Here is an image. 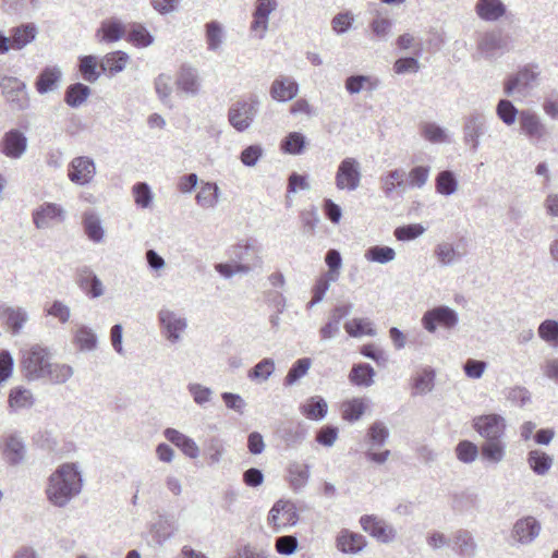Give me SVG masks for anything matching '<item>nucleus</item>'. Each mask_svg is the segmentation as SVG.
I'll return each mask as SVG.
<instances>
[{"instance_id":"obj_4","label":"nucleus","mask_w":558,"mask_h":558,"mask_svg":"<svg viewBox=\"0 0 558 558\" xmlns=\"http://www.w3.org/2000/svg\"><path fill=\"white\" fill-rule=\"evenodd\" d=\"M389 435L388 427L381 421H375L368 426L362 442L365 447L364 456L368 461L380 465L389 459L391 454L389 449L376 451V449L386 445Z\"/></svg>"},{"instance_id":"obj_46","label":"nucleus","mask_w":558,"mask_h":558,"mask_svg":"<svg viewBox=\"0 0 558 558\" xmlns=\"http://www.w3.org/2000/svg\"><path fill=\"white\" fill-rule=\"evenodd\" d=\"M458 179L453 171L442 170L435 179V187L437 193L444 196H450L458 190Z\"/></svg>"},{"instance_id":"obj_11","label":"nucleus","mask_w":558,"mask_h":558,"mask_svg":"<svg viewBox=\"0 0 558 558\" xmlns=\"http://www.w3.org/2000/svg\"><path fill=\"white\" fill-rule=\"evenodd\" d=\"M519 125L521 133L526 136L532 145L546 142L550 135L541 118L530 110H521L519 113Z\"/></svg>"},{"instance_id":"obj_44","label":"nucleus","mask_w":558,"mask_h":558,"mask_svg":"<svg viewBox=\"0 0 558 558\" xmlns=\"http://www.w3.org/2000/svg\"><path fill=\"white\" fill-rule=\"evenodd\" d=\"M205 37L207 49L213 52L219 51L225 41V32L222 25L218 21H210L206 23Z\"/></svg>"},{"instance_id":"obj_15","label":"nucleus","mask_w":558,"mask_h":558,"mask_svg":"<svg viewBox=\"0 0 558 558\" xmlns=\"http://www.w3.org/2000/svg\"><path fill=\"white\" fill-rule=\"evenodd\" d=\"M537 73L529 66H523L517 73L510 74L504 83V93L507 96L515 94L525 95L533 87Z\"/></svg>"},{"instance_id":"obj_7","label":"nucleus","mask_w":558,"mask_h":558,"mask_svg":"<svg viewBox=\"0 0 558 558\" xmlns=\"http://www.w3.org/2000/svg\"><path fill=\"white\" fill-rule=\"evenodd\" d=\"M477 49L485 59L497 60L510 50V38L501 31L493 29L482 35Z\"/></svg>"},{"instance_id":"obj_57","label":"nucleus","mask_w":558,"mask_h":558,"mask_svg":"<svg viewBox=\"0 0 558 558\" xmlns=\"http://www.w3.org/2000/svg\"><path fill=\"white\" fill-rule=\"evenodd\" d=\"M275 371V362L272 359L266 357L259 361L253 368L248 371L247 377L251 380H267Z\"/></svg>"},{"instance_id":"obj_29","label":"nucleus","mask_w":558,"mask_h":558,"mask_svg":"<svg viewBox=\"0 0 558 558\" xmlns=\"http://www.w3.org/2000/svg\"><path fill=\"white\" fill-rule=\"evenodd\" d=\"M11 47L21 50L33 43L38 35V27L34 23H23L10 29Z\"/></svg>"},{"instance_id":"obj_49","label":"nucleus","mask_w":558,"mask_h":558,"mask_svg":"<svg viewBox=\"0 0 558 558\" xmlns=\"http://www.w3.org/2000/svg\"><path fill=\"white\" fill-rule=\"evenodd\" d=\"M306 145V137L300 132L289 133L280 144L283 153L290 155H300L303 153Z\"/></svg>"},{"instance_id":"obj_10","label":"nucleus","mask_w":558,"mask_h":558,"mask_svg":"<svg viewBox=\"0 0 558 558\" xmlns=\"http://www.w3.org/2000/svg\"><path fill=\"white\" fill-rule=\"evenodd\" d=\"M423 327L430 333L437 330V327L452 329L458 325V313L447 305H439L424 313L422 317Z\"/></svg>"},{"instance_id":"obj_61","label":"nucleus","mask_w":558,"mask_h":558,"mask_svg":"<svg viewBox=\"0 0 558 558\" xmlns=\"http://www.w3.org/2000/svg\"><path fill=\"white\" fill-rule=\"evenodd\" d=\"M538 336L545 342L558 347V322L555 319H545L537 329Z\"/></svg>"},{"instance_id":"obj_34","label":"nucleus","mask_w":558,"mask_h":558,"mask_svg":"<svg viewBox=\"0 0 558 558\" xmlns=\"http://www.w3.org/2000/svg\"><path fill=\"white\" fill-rule=\"evenodd\" d=\"M277 0H256L251 28L253 31L260 28L265 33L268 28L269 15L277 9Z\"/></svg>"},{"instance_id":"obj_31","label":"nucleus","mask_w":558,"mask_h":558,"mask_svg":"<svg viewBox=\"0 0 558 558\" xmlns=\"http://www.w3.org/2000/svg\"><path fill=\"white\" fill-rule=\"evenodd\" d=\"M163 435L168 441L177 446L186 457L195 459L199 456V448L196 442L178 429L167 428Z\"/></svg>"},{"instance_id":"obj_32","label":"nucleus","mask_w":558,"mask_h":558,"mask_svg":"<svg viewBox=\"0 0 558 558\" xmlns=\"http://www.w3.org/2000/svg\"><path fill=\"white\" fill-rule=\"evenodd\" d=\"M367 542L362 534L342 530L337 536V548L345 554H356L361 551Z\"/></svg>"},{"instance_id":"obj_1","label":"nucleus","mask_w":558,"mask_h":558,"mask_svg":"<svg viewBox=\"0 0 558 558\" xmlns=\"http://www.w3.org/2000/svg\"><path fill=\"white\" fill-rule=\"evenodd\" d=\"M20 353L21 372L27 381L62 385L74 374L72 366L51 362L50 350L41 344H32L22 349Z\"/></svg>"},{"instance_id":"obj_62","label":"nucleus","mask_w":558,"mask_h":558,"mask_svg":"<svg viewBox=\"0 0 558 558\" xmlns=\"http://www.w3.org/2000/svg\"><path fill=\"white\" fill-rule=\"evenodd\" d=\"M134 201L137 206L147 208L150 206L153 201V193L149 185L145 182H138L133 185L132 189Z\"/></svg>"},{"instance_id":"obj_40","label":"nucleus","mask_w":558,"mask_h":558,"mask_svg":"<svg viewBox=\"0 0 558 558\" xmlns=\"http://www.w3.org/2000/svg\"><path fill=\"white\" fill-rule=\"evenodd\" d=\"M61 71L58 66H46L36 78V89L39 94H46L53 89L61 80Z\"/></svg>"},{"instance_id":"obj_38","label":"nucleus","mask_w":558,"mask_h":558,"mask_svg":"<svg viewBox=\"0 0 558 558\" xmlns=\"http://www.w3.org/2000/svg\"><path fill=\"white\" fill-rule=\"evenodd\" d=\"M526 462L536 475L544 476L551 469L554 459L548 453L534 449L529 451Z\"/></svg>"},{"instance_id":"obj_48","label":"nucleus","mask_w":558,"mask_h":558,"mask_svg":"<svg viewBox=\"0 0 558 558\" xmlns=\"http://www.w3.org/2000/svg\"><path fill=\"white\" fill-rule=\"evenodd\" d=\"M219 197V187L216 183H204L196 194V202L204 208H213L217 205Z\"/></svg>"},{"instance_id":"obj_2","label":"nucleus","mask_w":558,"mask_h":558,"mask_svg":"<svg viewBox=\"0 0 558 558\" xmlns=\"http://www.w3.org/2000/svg\"><path fill=\"white\" fill-rule=\"evenodd\" d=\"M475 432L484 439L481 456L487 462L498 464L506 457V420L500 414L490 413L475 416L472 421Z\"/></svg>"},{"instance_id":"obj_41","label":"nucleus","mask_w":558,"mask_h":558,"mask_svg":"<svg viewBox=\"0 0 558 558\" xmlns=\"http://www.w3.org/2000/svg\"><path fill=\"white\" fill-rule=\"evenodd\" d=\"M310 478V468L306 464L293 462L288 466V481L294 492L304 488Z\"/></svg>"},{"instance_id":"obj_30","label":"nucleus","mask_w":558,"mask_h":558,"mask_svg":"<svg viewBox=\"0 0 558 558\" xmlns=\"http://www.w3.org/2000/svg\"><path fill=\"white\" fill-rule=\"evenodd\" d=\"M453 550L461 558H473L477 553V544L473 534L464 529L456 531L452 535Z\"/></svg>"},{"instance_id":"obj_3","label":"nucleus","mask_w":558,"mask_h":558,"mask_svg":"<svg viewBox=\"0 0 558 558\" xmlns=\"http://www.w3.org/2000/svg\"><path fill=\"white\" fill-rule=\"evenodd\" d=\"M83 487L81 472L73 463H63L49 476L47 499L58 508H64Z\"/></svg>"},{"instance_id":"obj_21","label":"nucleus","mask_w":558,"mask_h":558,"mask_svg":"<svg viewBox=\"0 0 558 558\" xmlns=\"http://www.w3.org/2000/svg\"><path fill=\"white\" fill-rule=\"evenodd\" d=\"M474 12L481 21L494 23L504 19L508 9L502 0H476Z\"/></svg>"},{"instance_id":"obj_13","label":"nucleus","mask_w":558,"mask_h":558,"mask_svg":"<svg viewBox=\"0 0 558 558\" xmlns=\"http://www.w3.org/2000/svg\"><path fill=\"white\" fill-rule=\"evenodd\" d=\"M298 520L299 514L294 504L283 500H279L272 506L267 518V522L275 533L295 525Z\"/></svg>"},{"instance_id":"obj_33","label":"nucleus","mask_w":558,"mask_h":558,"mask_svg":"<svg viewBox=\"0 0 558 558\" xmlns=\"http://www.w3.org/2000/svg\"><path fill=\"white\" fill-rule=\"evenodd\" d=\"M0 316L5 322L12 335H19L28 319L26 311L22 307L1 306Z\"/></svg>"},{"instance_id":"obj_53","label":"nucleus","mask_w":558,"mask_h":558,"mask_svg":"<svg viewBox=\"0 0 558 558\" xmlns=\"http://www.w3.org/2000/svg\"><path fill=\"white\" fill-rule=\"evenodd\" d=\"M75 343L82 351H93L97 347V336L92 328L82 325L75 332Z\"/></svg>"},{"instance_id":"obj_8","label":"nucleus","mask_w":558,"mask_h":558,"mask_svg":"<svg viewBox=\"0 0 558 558\" xmlns=\"http://www.w3.org/2000/svg\"><path fill=\"white\" fill-rule=\"evenodd\" d=\"M361 165L353 157H345L338 166L335 184L340 191L353 192L361 184Z\"/></svg>"},{"instance_id":"obj_24","label":"nucleus","mask_w":558,"mask_h":558,"mask_svg":"<svg viewBox=\"0 0 558 558\" xmlns=\"http://www.w3.org/2000/svg\"><path fill=\"white\" fill-rule=\"evenodd\" d=\"M76 283L92 299H97L105 292L101 280L88 266L77 268Z\"/></svg>"},{"instance_id":"obj_56","label":"nucleus","mask_w":558,"mask_h":558,"mask_svg":"<svg viewBox=\"0 0 558 558\" xmlns=\"http://www.w3.org/2000/svg\"><path fill=\"white\" fill-rule=\"evenodd\" d=\"M312 361L310 357H302L295 361L283 379L284 386L294 385L310 369Z\"/></svg>"},{"instance_id":"obj_42","label":"nucleus","mask_w":558,"mask_h":558,"mask_svg":"<svg viewBox=\"0 0 558 558\" xmlns=\"http://www.w3.org/2000/svg\"><path fill=\"white\" fill-rule=\"evenodd\" d=\"M300 411L310 420L320 421L328 412V404L319 396L311 397L306 403L300 407Z\"/></svg>"},{"instance_id":"obj_63","label":"nucleus","mask_w":558,"mask_h":558,"mask_svg":"<svg viewBox=\"0 0 558 558\" xmlns=\"http://www.w3.org/2000/svg\"><path fill=\"white\" fill-rule=\"evenodd\" d=\"M425 232V228L420 223H411L395 229V236L399 241H411Z\"/></svg>"},{"instance_id":"obj_17","label":"nucleus","mask_w":558,"mask_h":558,"mask_svg":"<svg viewBox=\"0 0 558 558\" xmlns=\"http://www.w3.org/2000/svg\"><path fill=\"white\" fill-rule=\"evenodd\" d=\"M362 529L378 542L388 544L395 541L396 530L385 520L373 514L362 515L360 519Z\"/></svg>"},{"instance_id":"obj_36","label":"nucleus","mask_w":558,"mask_h":558,"mask_svg":"<svg viewBox=\"0 0 558 558\" xmlns=\"http://www.w3.org/2000/svg\"><path fill=\"white\" fill-rule=\"evenodd\" d=\"M8 402L10 409L17 412L31 409L35 404V397L29 389L16 386L10 390Z\"/></svg>"},{"instance_id":"obj_59","label":"nucleus","mask_w":558,"mask_h":558,"mask_svg":"<svg viewBox=\"0 0 558 558\" xmlns=\"http://www.w3.org/2000/svg\"><path fill=\"white\" fill-rule=\"evenodd\" d=\"M481 447L478 448L470 440H461L456 447L457 458L463 463H472L478 457Z\"/></svg>"},{"instance_id":"obj_35","label":"nucleus","mask_w":558,"mask_h":558,"mask_svg":"<svg viewBox=\"0 0 558 558\" xmlns=\"http://www.w3.org/2000/svg\"><path fill=\"white\" fill-rule=\"evenodd\" d=\"M82 225L87 238L94 243L102 242L105 238V229L101 219L97 213L89 209L83 214Z\"/></svg>"},{"instance_id":"obj_25","label":"nucleus","mask_w":558,"mask_h":558,"mask_svg":"<svg viewBox=\"0 0 558 558\" xmlns=\"http://www.w3.org/2000/svg\"><path fill=\"white\" fill-rule=\"evenodd\" d=\"M485 117L478 111L470 113L465 118L463 126V140L465 144H470L473 151L480 146V136L484 133Z\"/></svg>"},{"instance_id":"obj_55","label":"nucleus","mask_w":558,"mask_h":558,"mask_svg":"<svg viewBox=\"0 0 558 558\" xmlns=\"http://www.w3.org/2000/svg\"><path fill=\"white\" fill-rule=\"evenodd\" d=\"M396 257V252L390 246L385 245H374L366 250L365 258L369 262L387 264L393 260Z\"/></svg>"},{"instance_id":"obj_20","label":"nucleus","mask_w":558,"mask_h":558,"mask_svg":"<svg viewBox=\"0 0 558 558\" xmlns=\"http://www.w3.org/2000/svg\"><path fill=\"white\" fill-rule=\"evenodd\" d=\"M178 530L172 514L158 513L157 519L149 525V535L157 545H163Z\"/></svg>"},{"instance_id":"obj_16","label":"nucleus","mask_w":558,"mask_h":558,"mask_svg":"<svg viewBox=\"0 0 558 558\" xmlns=\"http://www.w3.org/2000/svg\"><path fill=\"white\" fill-rule=\"evenodd\" d=\"M96 174L94 160L87 156L75 157L68 167V178L77 185L90 183Z\"/></svg>"},{"instance_id":"obj_9","label":"nucleus","mask_w":558,"mask_h":558,"mask_svg":"<svg viewBox=\"0 0 558 558\" xmlns=\"http://www.w3.org/2000/svg\"><path fill=\"white\" fill-rule=\"evenodd\" d=\"M2 95L12 111H23L29 106V98L24 82L16 77L5 76L0 82Z\"/></svg>"},{"instance_id":"obj_64","label":"nucleus","mask_w":558,"mask_h":558,"mask_svg":"<svg viewBox=\"0 0 558 558\" xmlns=\"http://www.w3.org/2000/svg\"><path fill=\"white\" fill-rule=\"evenodd\" d=\"M365 411V404L362 399H353L343 405V418L349 422H355L361 418Z\"/></svg>"},{"instance_id":"obj_52","label":"nucleus","mask_w":558,"mask_h":558,"mask_svg":"<svg viewBox=\"0 0 558 558\" xmlns=\"http://www.w3.org/2000/svg\"><path fill=\"white\" fill-rule=\"evenodd\" d=\"M128 40L136 47L144 48L154 43V36L144 25L135 23L129 31Z\"/></svg>"},{"instance_id":"obj_60","label":"nucleus","mask_w":558,"mask_h":558,"mask_svg":"<svg viewBox=\"0 0 558 558\" xmlns=\"http://www.w3.org/2000/svg\"><path fill=\"white\" fill-rule=\"evenodd\" d=\"M336 276H329L327 274H323L315 282L313 287V298L311 302L307 304V307L311 308L314 305L318 304L320 301H323L326 292L329 289L330 281H335Z\"/></svg>"},{"instance_id":"obj_51","label":"nucleus","mask_w":558,"mask_h":558,"mask_svg":"<svg viewBox=\"0 0 558 558\" xmlns=\"http://www.w3.org/2000/svg\"><path fill=\"white\" fill-rule=\"evenodd\" d=\"M344 329L354 338H359L364 335L374 337L376 335V330L372 327V323L366 318H353L344 324Z\"/></svg>"},{"instance_id":"obj_43","label":"nucleus","mask_w":558,"mask_h":558,"mask_svg":"<svg viewBox=\"0 0 558 558\" xmlns=\"http://www.w3.org/2000/svg\"><path fill=\"white\" fill-rule=\"evenodd\" d=\"M90 95V88L83 83H74L66 87L64 101L71 108L82 106Z\"/></svg>"},{"instance_id":"obj_47","label":"nucleus","mask_w":558,"mask_h":558,"mask_svg":"<svg viewBox=\"0 0 558 558\" xmlns=\"http://www.w3.org/2000/svg\"><path fill=\"white\" fill-rule=\"evenodd\" d=\"M97 33L102 34V41L116 43L124 36L125 27L119 20L111 19L104 21Z\"/></svg>"},{"instance_id":"obj_14","label":"nucleus","mask_w":558,"mask_h":558,"mask_svg":"<svg viewBox=\"0 0 558 558\" xmlns=\"http://www.w3.org/2000/svg\"><path fill=\"white\" fill-rule=\"evenodd\" d=\"M0 450L2 459L10 466H16L21 464L26 457L25 442L23 438L16 433L5 435L2 438L0 441Z\"/></svg>"},{"instance_id":"obj_19","label":"nucleus","mask_w":558,"mask_h":558,"mask_svg":"<svg viewBox=\"0 0 558 558\" xmlns=\"http://www.w3.org/2000/svg\"><path fill=\"white\" fill-rule=\"evenodd\" d=\"M229 254L235 264H247L251 266V270L262 264L257 241L253 239L233 245Z\"/></svg>"},{"instance_id":"obj_26","label":"nucleus","mask_w":558,"mask_h":558,"mask_svg":"<svg viewBox=\"0 0 558 558\" xmlns=\"http://www.w3.org/2000/svg\"><path fill=\"white\" fill-rule=\"evenodd\" d=\"M63 220L64 209L54 203H44L33 211V222L37 229H46L52 221Z\"/></svg>"},{"instance_id":"obj_18","label":"nucleus","mask_w":558,"mask_h":558,"mask_svg":"<svg viewBox=\"0 0 558 558\" xmlns=\"http://www.w3.org/2000/svg\"><path fill=\"white\" fill-rule=\"evenodd\" d=\"M27 149V137L17 129L5 132L0 141V151L10 159H20Z\"/></svg>"},{"instance_id":"obj_50","label":"nucleus","mask_w":558,"mask_h":558,"mask_svg":"<svg viewBox=\"0 0 558 558\" xmlns=\"http://www.w3.org/2000/svg\"><path fill=\"white\" fill-rule=\"evenodd\" d=\"M435 371L424 368L413 378V395H426L434 388Z\"/></svg>"},{"instance_id":"obj_12","label":"nucleus","mask_w":558,"mask_h":558,"mask_svg":"<svg viewBox=\"0 0 558 558\" xmlns=\"http://www.w3.org/2000/svg\"><path fill=\"white\" fill-rule=\"evenodd\" d=\"M541 530L539 521L532 515L518 519L510 531L512 545H531L539 536Z\"/></svg>"},{"instance_id":"obj_6","label":"nucleus","mask_w":558,"mask_h":558,"mask_svg":"<svg viewBox=\"0 0 558 558\" xmlns=\"http://www.w3.org/2000/svg\"><path fill=\"white\" fill-rule=\"evenodd\" d=\"M157 318L165 339L172 344L180 342L187 328V319L167 307L159 310Z\"/></svg>"},{"instance_id":"obj_23","label":"nucleus","mask_w":558,"mask_h":558,"mask_svg":"<svg viewBox=\"0 0 558 558\" xmlns=\"http://www.w3.org/2000/svg\"><path fill=\"white\" fill-rule=\"evenodd\" d=\"M307 434L306 424L299 421L286 422L277 429L279 438L292 448L300 446L306 439Z\"/></svg>"},{"instance_id":"obj_39","label":"nucleus","mask_w":558,"mask_h":558,"mask_svg":"<svg viewBox=\"0 0 558 558\" xmlns=\"http://www.w3.org/2000/svg\"><path fill=\"white\" fill-rule=\"evenodd\" d=\"M380 82L376 77L355 74L347 77L345 89L348 90L349 94L354 95L359 94L363 89L368 92L376 90Z\"/></svg>"},{"instance_id":"obj_45","label":"nucleus","mask_w":558,"mask_h":558,"mask_svg":"<svg viewBox=\"0 0 558 558\" xmlns=\"http://www.w3.org/2000/svg\"><path fill=\"white\" fill-rule=\"evenodd\" d=\"M375 371L368 363L352 366L349 379L353 385L369 387L374 383Z\"/></svg>"},{"instance_id":"obj_28","label":"nucleus","mask_w":558,"mask_h":558,"mask_svg":"<svg viewBox=\"0 0 558 558\" xmlns=\"http://www.w3.org/2000/svg\"><path fill=\"white\" fill-rule=\"evenodd\" d=\"M269 93L274 100L286 102L298 95L299 84L290 76H279L271 83Z\"/></svg>"},{"instance_id":"obj_54","label":"nucleus","mask_w":558,"mask_h":558,"mask_svg":"<svg viewBox=\"0 0 558 558\" xmlns=\"http://www.w3.org/2000/svg\"><path fill=\"white\" fill-rule=\"evenodd\" d=\"M98 61L95 56H84L80 58V72L83 78L88 83H95L100 74L101 70L97 71Z\"/></svg>"},{"instance_id":"obj_37","label":"nucleus","mask_w":558,"mask_h":558,"mask_svg":"<svg viewBox=\"0 0 558 558\" xmlns=\"http://www.w3.org/2000/svg\"><path fill=\"white\" fill-rule=\"evenodd\" d=\"M129 61V54L118 50L107 53L99 63L102 73H109L110 76L122 72Z\"/></svg>"},{"instance_id":"obj_27","label":"nucleus","mask_w":558,"mask_h":558,"mask_svg":"<svg viewBox=\"0 0 558 558\" xmlns=\"http://www.w3.org/2000/svg\"><path fill=\"white\" fill-rule=\"evenodd\" d=\"M175 85L187 95H197L201 88V78L197 69L190 64H182L177 74Z\"/></svg>"},{"instance_id":"obj_22","label":"nucleus","mask_w":558,"mask_h":558,"mask_svg":"<svg viewBox=\"0 0 558 558\" xmlns=\"http://www.w3.org/2000/svg\"><path fill=\"white\" fill-rule=\"evenodd\" d=\"M405 171L403 169H393L379 179L380 190L388 199L402 197L405 190Z\"/></svg>"},{"instance_id":"obj_5","label":"nucleus","mask_w":558,"mask_h":558,"mask_svg":"<svg viewBox=\"0 0 558 558\" xmlns=\"http://www.w3.org/2000/svg\"><path fill=\"white\" fill-rule=\"evenodd\" d=\"M260 100L257 95L250 94L246 99L233 102L228 110V121L238 132L246 131L258 113Z\"/></svg>"},{"instance_id":"obj_58","label":"nucleus","mask_w":558,"mask_h":558,"mask_svg":"<svg viewBox=\"0 0 558 558\" xmlns=\"http://www.w3.org/2000/svg\"><path fill=\"white\" fill-rule=\"evenodd\" d=\"M520 112L508 99H500L497 104L496 113L506 125H512Z\"/></svg>"}]
</instances>
